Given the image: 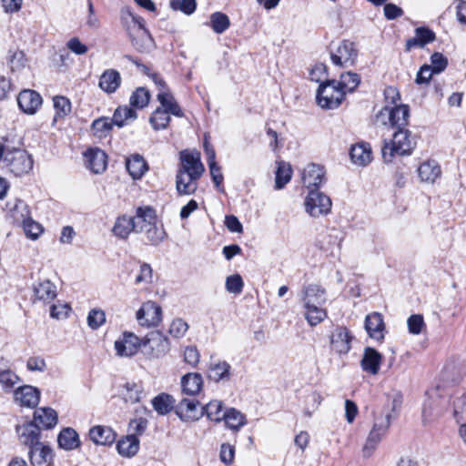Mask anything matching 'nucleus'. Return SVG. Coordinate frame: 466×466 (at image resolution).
<instances>
[{
    "instance_id": "6ab92c4d",
    "label": "nucleus",
    "mask_w": 466,
    "mask_h": 466,
    "mask_svg": "<svg viewBox=\"0 0 466 466\" xmlns=\"http://www.w3.org/2000/svg\"><path fill=\"white\" fill-rule=\"evenodd\" d=\"M15 400L21 406L34 408L40 400V390L33 386L25 385L15 390Z\"/></svg>"
},
{
    "instance_id": "4c0bfd02",
    "label": "nucleus",
    "mask_w": 466,
    "mask_h": 466,
    "mask_svg": "<svg viewBox=\"0 0 466 466\" xmlns=\"http://www.w3.org/2000/svg\"><path fill=\"white\" fill-rule=\"evenodd\" d=\"M116 449L122 456L132 457L139 450V440L135 434L127 435L126 438L118 441Z\"/></svg>"
},
{
    "instance_id": "338daca9",
    "label": "nucleus",
    "mask_w": 466,
    "mask_h": 466,
    "mask_svg": "<svg viewBox=\"0 0 466 466\" xmlns=\"http://www.w3.org/2000/svg\"><path fill=\"white\" fill-rule=\"evenodd\" d=\"M454 416L458 421L466 420V393L454 401Z\"/></svg>"
},
{
    "instance_id": "b1692460",
    "label": "nucleus",
    "mask_w": 466,
    "mask_h": 466,
    "mask_svg": "<svg viewBox=\"0 0 466 466\" xmlns=\"http://www.w3.org/2000/svg\"><path fill=\"white\" fill-rule=\"evenodd\" d=\"M87 167L94 173L99 174L106 170L107 165L106 154L99 149H89L85 153Z\"/></svg>"
},
{
    "instance_id": "774afa93",
    "label": "nucleus",
    "mask_w": 466,
    "mask_h": 466,
    "mask_svg": "<svg viewBox=\"0 0 466 466\" xmlns=\"http://www.w3.org/2000/svg\"><path fill=\"white\" fill-rule=\"evenodd\" d=\"M219 458L223 463L231 464L235 458V447L229 443H223L220 447Z\"/></svg>"
},
{
    "instance_id": "e2e57ef3",
    "label": "nucleus",
    "mask_w": 466,
    "mask_h": 466,
    "mask_svg": "<svg viewBox=\"0 0 466 466\" xmlns=\"http://www.w3.org/2000/svg\"><path fill=\"white\" fill-rule=\"evenodd\" d=\"M408 329L411 334L418 335L421 332L422 328L425 326L422 315L414 314L411 315L408 320Z\"/></svg>"
},
{
    "instance_id": "9b49d317",
    "label": "nucleus",
    "mask_w": 466,
    "mask_h": 466,
    "mask_svg": "<svg viewBox=\"0 0 466 466\" xmlns=\"http://www.w3.org/2000/svg\"><path fill=\"white\" fill-rule=\"evenodd\" d=\"M380 115H387L390 127L392 128L400 129L406 127L408 126L410 117V108L407 105H400L392 108L385 106L380 112Z\"/></svg>"
},
{
    "instance_id": "3c124183",
    "label": "nucleus",
    "mask_w": 466,
    "mask_h": 466,
    "mask_svg": "<svg viewBox=\"0 0 466 466\" xmlns=\"http://www.w3.org/2000/svg\"><path fill=\"white\" fill-rule=\"evenodd\" d=\"M291 167L289 164L285 162L279 163L278 169L276 171V188L280 189L290 180L291 178Z\"/></svg>"
},
{
    "instance_id": "09e8293b",
    "label": "nucleus",
    "mask_w": 466,
    "mask_h": 466,
    "mask_svg": "<svg viewBox=\"0 0 466 466\" xmlns=\"http://www.w3.org/2000/svg\"><path fill=\"white\" fill-rule=\"evenodd\" d=\"M170 114L162 107H157L151 115L149 122L155 130L166 129L170 122Z\"/></svg>"
},
{
    "instance_id": "0eeeda50",
    "label": "nucleus",
    "mask_w": 466,
    "mask_h": 466,
    "mask_svg": "<svg viewBox=\"0 0 466 466\" xmlns=\"http://www.w3.org/2000/svg\"><path fill=\"white\" fill-rule=\"evenodd\" d=\"M180 160L181 167L177 172L193 175L195 177H200L205 171L204 165L200 160V153L198 151H181Z\"/></svg>"
},
{
    "instance_id": "0e129e2a",
    "label": "nucleus",
    "mask_w": 466,
    "mask_h": 466,
    "mask_svg": "<svg viewBox=\"0 0 466 466\" xmlns=\"http://www.w3.org/2000/svg\"><path fill=\"white\" fill-rule=\"evenodd\" d=\"M184 361L191 367H196L200 359V354L195 346L186 347L183 352Z\"/></svg>"
},
{
    "instance_id": "864d4df0",
    "label": "nucleus",
    "mask_w": 466,
    "mask_h": 466,
    "mask_svg": "<svg viewBox=\"0 0 466 466\" xmlns=\"http://www.w3.org/2000/svg\"><path fill=\"white\" fill-rule=\"evenodd\" d=\"M113 123L108 117L96 119L92 123L94 135L99 138L106 137L112 129Z\"/></svg>"
},
{
    "instance_id": "1a4fd4ad",
    "label": "nucleus",
    "mask_w": 466,
    "mask_h": 466,
    "mask_svg": "<svg viewBox=\"0 0 466 466\" xmlns=\"http://www.w3.org/2000/svg\"><path fill=\"white\" fill-rule=\"evenodd\" d=\"M137 319L142 326H157L162 319L161 307L154 301H147L137 312Z\"/></svg>"
},
{
    "instance_id": "393cba45",
    "label": "nucleus",
    "mask_w": 466,
    "mask_h": 466,
    "mask_svg": "<svg viewBox=\"0 0 466 466\" xmlns=\"http://www.w3.org/2000/svg\"><path fill=\"white\" fill-rule=\"evenodd\" d=\"M302 301L303 307L322 306L326 302L325 289L315 284L305 287Z\"/></svg>"
},
{
    "instance_id": "2f4dec72",
    "label": "nucleus",
    "mask_w": 466,
    "mask_h": 466,
    "mask_svg": "<svg viewBox=\"0 0 466 466\" xmlns=\"http://www.w3.org/2000/svg\"><path fill=\"white\" fill-rule=\"evenodd\" d=\"M351 161L358 166H366L371 161V148L368 143H360L351 147Z\"/></svg>"
},
{
    "instance_id": "7c9ffc66",
    "label": "nucleus",
    "mask_w": 466,
    "mask_h": 466,
    "mask_svg": "<svg viewBox=\"0 0 466 466\" xmlns=\"http://www.w3.org/2000/svg\"><path fill=\"white\" fill-rule=\"evenodd\" d=\"M203 386V379L199 373H187L181 378L182 393L189 396L198 394Z\"/></svg>"
},
{
    "instance_id": "a18cd8bd",
    "label": "nucleus",
    "mask_w": 466,
    "mask_h": 466,
    "mask_svg": "<svg viewBox=\"0 0 466 466\" xmlns=\"http://www.w3.org/2000/svg\"><path fill=\"white\" fill-rule=\"evenodd\" d=\"M152 405L158 414L166 415L173 409L174 400L171 395L162 393L152 400Z\"/></svg>"
},
{
    "instance_id": "79ce46f5",
    "label": "nucleus",
    "mask_w": 466,
    "mask_h": 466,
    "mask_svg": "<svg viewBox=\"0 0 466 466\" xmlns=\"http://www.w3.org/2000/svg\"><path fill=\"white\" fill-rule=\"evenodd\" d=\"M360 84V76L354 72H346L341 74L339 81H337V86L342 89L344 96L349 92H353Z\"/></svg>"
},
{
    "instance_id": "7ed1b4c3",
    "label": "nucleus",
    "mask_w": 466,
    "mask_h": 466,
    "mask_svg": "<svg viewBox=\"0 0 466 466\" xmlns=\"http://www.w3.org/2000/svg\"><path fill=\"white\" fill-rule=\"evenodd\" d=\"M345 96L338 86L336 80H327L319 85L317 91V102L325 109H335L344 100Z\"/></svg>"
},
{
    "instance_id": "ea45409f",
    "label": "nucleus",
    "mask_w": 466,
    "mask_h": 466,
    "mask_svg": "<svg viewBox=\"0 0 466 466\" xmlns=\"http://www.w3.org/2000/svg\"><path fill=\"white\" fill-rule=\"evenodd\" d=\"M441 172V167L434 160L423 162L418 168L419 177L425 182H434Z\"/></svg>"
},
{
    "instance_id": "423d86ee",
    "label": "nucleus",
    "mask_w": 466,
    "mask_h": 466,
    "mask_svg": "<svg viewBox=\"0 0 466 466\" xmlns=\"http://www.w3.org/2000/svg\"><path fill=\"white\" fill-rule=\"evenodd\" d=\"M358 57L355 44L350 40L341 41L335 51L330 52L332 63L339 66H352Z\"/></svg>"
},
{
    "instance_id": "bf43d9fd",
    "label": "nucleus",
    "mask_w": 466,
    "mask_h": 466,
    "mask_svg": "<svg viewBox=\"0 0 466 466\" xmlns=\"http://www.w3.org/2000/svg\"><path fill=\"white\" fill-rule=\"evenodd\" d=\"M243 286V279L238 274L228 276L226 279V289L229 293L240 294L242 292Z\"/></svg>"
},
{
    "instance_id": "473e14b6",
    "label": "nucleus",
    "mask_w": 466,
    "mask_h": 466,
    "mask_svg": "<svg viewBox=\"0 0 466 466\" xmlns=\"http://www.w3.org/2000/svg\"><path fill=\"white\" fill-rule=\"evenodd\" d=\"M200 177H195L193 175H188L177 172L176 177V187L179 195H191L197 190V181Z\"/></svg>"
},
{
    "instance_id": "4468645a",
    "label": "nucleus",
    "mask_w": 466,
    "mask_h": 466,
    "mask_svg": "<svg viewBox=\"0 0 466 466\" xmlns=\"http://www.w3.org/2000/svg\"><path fill=\"white\" fill-rule=\"evenodd\" d=\"M353 336L346 327H336L330 336V344L338 354H347L351 349Z\"/></svg>"
},
{
    "instance_id": "69168bd1",
    "label": "nucleus",
    "mask_w": 466,
    "mask_h": 466,
    "mask_svg": "<svg viewBox=\"0 0 466 466\" xmlns=\"http://www.w3.org/2000/svg\"><path fill=\"white\" fill-rule=\"evenodd\" d=\"M152 268L147 263H143L140 266L138 274L136 276L135 284L151 283L152 282Z\"/></svg>"
},
{
    "instance_id": "f257e3e1",
    "label": "nucleus",
    "mask_w": 466,
    "mask_h": 466,
    "mask_svg": "<svg viewBox=\"0 0 466 466\" xmlns=\"http://www.w3.org/2000/svg\"><path fill=\"white\" fill-rule=\"evenodd\" d=\"M400 405V401L393 399L391 401L388 400L380 414L374 413V423L362 449L364 457L371 456L379 443L386 436L390 426L391 412Z\"/></svg>"
},
{
    "instance_id": "8fccbe9b",
    "label": "nucleus",
    "mask_w": 466,
    "mask_h": 466,
    "mask_svg": "<svg viewBox=\"0 0 466 466\" xmlns=\"http://www.w3.org/2000/svg\"><path fill=\"white\" fill-rule=\"evenodd\" d=\"M222 409L223 402L218 400H214L202 407L203 415L206 414L209 420L219 422L223 418Z\"/></svg>"
},
{
    "instance_id": "a211bd4d",
    "label": "nucleus",
    "mask_w": 466,
    "mask_h": 466,
    "mask_svg": "<svg viewBox=\"0 0 466 466\" xmlns=\"http://www.w3.org/2000/svg\"><path fill=\"white\" fill-rule=\"evenodd\" d=\"M365 329L369 336L381 342L384 339L385 324L383 316L379 312L368 314L365 318Z\"/></svg>"
},
{
    "instance_id": "a19ab883",
    "label": "nucleus",
    "mask_w": 466,
    "mask_h": 466,
    "mask_svg": "<svg viewBox=\"0 0 466 466\" xmlns=\"http://www.w3.org/2000/svg\"><path fill=\"white\" fill-rule=\"evenodd\" d=\"M121 394L125 402L137 403L143 395V387L140 383L127 381L123 385Z\"/></svg>"
},
{
    "instance_id": "f8f14e48",
    "label": "nucleus",
    "mask_w": 466,
    "mask_h": 466,
    "mask_svg": "<svg viewBox=\"0 0 466 466\" xmlns=\"http://www.w3.org/2000/svg\"><path fill=\"white\" fill-rule=\"evenodd\" d=\"M6 218L15 226L20 227L31 215L28 205L21 199H15L6 203Z\"/></svg>"
},
{
    "instance_id": "e433bc0d",
    "label": "nucleus",
    "mask_w": 466,
    "mask_h": 466,
    "mask_svg": "<svg viewBox=\"0 0 466 466\" xmlns=\"http://www.w3.org/2000/svg\"><path fill=\"white\" fill-rule=\"evenodd\" d=\"M157 100L159 101L163 110H167L168 114H171L177 117H182L184 113L179 105L175 100L171 93L162 91L157 94Z\"/></svg>"
},
{
    "instance_id": "5fc2aeb1",
    "label": "nucleus",
    "mask_w": 466,
    "mask_h": 466,
    "mask_svg": "<svg viewBox=\"0 0 466 466\" xmlns=\"http://www.w3.org/2000/svg\"><path fill=\"white\" fill-rule=\"evenodd\" d=\"M54 107L56 109V116L54 120L56 121L58 117L62 118L66 116L71 111V103L69 99L65 96H55L54 97Z\"/></svg>"
},
{
    "instance_id": "72a5a7b5",
    "label": "nucleus",
    "mask_w": 466,
    "mask_h": 466,
    "mask_svg": "<svg viewBox=\"0 0 466 466\" xmlns=\"http://www.w3.org/2000/svg\"><path fill=\"white\" fill-rule=\"evenodd\" d=\"M231 367L227 361L210 364L208 370V378L215 382L228 381L231 377Z\"/></svg>"
},
{
    "instance_id": "dca6fc26",
    "label": "nucleus",
    "mask_w": 466,
    "mask_h": 466,
    "mask_svg": "<svg viewBox=\"0 0 466 466\" xmlns=\"http://www.w3.org/2000/svg\"><path fill=\"white\" fill-rule=\"evenodd\" d=\"M131 218L136 233H142L144 229L157 220L156 210L150 206L138 207L136 215Z\"/></svg>"
},
{
    "instance_id": "6e6d98bb",
    "label": "nucleus",
    "mask_w": 466,
    "mask_h": 466,
    "mask_svg": "<svg viewBox=\"0 0 466 466\" xmlns=\"http://www.w3.org/2000/svg\"><path fill=\"white\" fill-rule=\"evenodd\" d=\"M170 7L175 11H181L189 15L195 12L197 3L196 0H171Z\"/></svg>"
},
{
    "instance_id": "680f3d73",
    "label": "nucleus",
    "mask_w": 466,
    "mask_h": 466,
    "mask_svg": "<svg viewBox=\"0 0 466 466\" xmlns=\"http://www.w3.org/2000/svg\"><path fill=\"white\" fill-rule=\"evenodd\" d=\"M188 329V325L181 319H174L169 327V334L174 338H182Z\"/></svg>"
},
{
    "instance_id": "49530a36",
    "label": "nucleus",
    "mask_w": 466,
    "mask_h": 466,
    "mask_svg": "<svg viewBox=\"0 0 466 466\" xmlns=\"http://www.w3.org/2000/svg\"><path fill=\"white\" fill-rule=\"evenodd\" d=\"M304 316L311 327H315L327 318V311L321 306L304 307Z\"/></svg>"
},
{
    "instance_id": "2eb2a0df",
    "label": "nucleus",
    "mask_w": 466,
    "mask_h": 466,
    "mask_svg": "<svg viewBox=\"0 0 466 466\" xmlns=\"http://www.w3.org/2000/svg\"><path fill=\"white\" fill-rule=\"evenodd\" d=\"M143 346V340L131 332H124L123 338L115 342L117 355L130 357L137 353L139 347Z\"/></svg>"
},
{
    "instance_id": "ddd939ff",
    "label": "nucleus",
    "mask_w": 466,
    "mask_h": 466,
    "mask_svg": "<svg viewBox=\"0 0 466 466\" xmlns=\"http://www.w3.org/2000/svg\"><path fill=\"white\" fill-rule=\"evenodd\" d=\"M43 102L41 95L32 89H24L17 96L19 108L25 114L34 115Z\"/></svg>"
},
{
    "instance_id": "a878e982",
    "label": "nucleus",
    "mask_w": 466,
    "mask_h": 466,
    "mask_svg": "<svg viewBox=\"0 0 466 466\" xmlns=\"http://www.w3.org/2000/svg\"><path fill=\"white\" fill-rule=\"evenodd\" d=\"M33 291L34 301L38 300L44 303H49L56 297V287L48 279L35 284Z\"/></svg>"
},
{
    "instance_id": "c03bdc74",
    "label": "nucleus",
    "mask_w": 466,
    "mask_h": 466,
    "mask_svg": "<svg viewBox=\"0 0 466 466\" xmlns=\"http://www.w3.org/2000/svg\"><path fill=\"white\" fill-rule=\"evenodd\" d=\"M142 233L145 234L148 242L154 246L159 245L167 238L163 225H158L157 221L148 226Z\"/></svg>"
},
{
    "instance_id": "aec40b11",
    "label": "nucleus",
    "mask_w": 466,
    "mask_h": 466,
    "mask_svg": "<svg viewBox=\"0 0 466 466\" xmlns=\"http://www.w3.org/2000/svg\"><path fill=\"white\" fill-rule=\"evenodd\" d=\"M382 355L374 348L366 347L363 351L360 366L363 371L377 375L380 371Z\"/></svg>"
},
{
    "instance_id": "20e7f679",
    "label": "nucleus",
    "mask_w": 466,
    "mask_h": 466,
    "mask_svg": "<svg viewBox=\"0 0 466 466\" xmlns=\"http://www.w3.org/2000/svg\"><path fill=\"white\" fill-rule=\"evenodd\" d=\"M12 173L20 177L33 168V158L26 151L18 148H8L5 156Z\"/></svg>"
},
{
    "instance_id": "603ef678",
    "label": "nucleus",
    "mask_w": 466,
    "mask_h": 466,
    "mask_svg": "<svg viewBox=\"0 0 466 466\" xmlns=\"http://www.w3.org/2000/svg\"><path fill=\"white\" fill-rule=\"evenodd\" d=\"M150 94L144 87H137L130 96V106L137 108H144L149 103Z\"/></svg>"
},
{
    "instance_id": "de8ad7c7",
    "label": "nucleus",
    "mask_w": 466,
    "mask_h": 466,
    "mask_svg": "<svg viewBox=\"0 0 466 466\" xmlns=\"http://www.w3.org/2000/svg\"><path fill=\"white\" fill-rule=\"evenodd\" d=\"M208 25L215 33L222 34L229 27L230 20L226 14L215 12L211 14Z\"/></svg>"
},
{
    "instance_id": "37998d69",
    "label": "nucleus",
    "mask_w": 466,
    "mask_h": 466,
    "mask_svg": "<svg viewBox=\"0 0 466 466\" xmlns=\"http://www.w3.org/2000/svg\"><path fill=\"white\" fill-rule=\"evenodd\" d=\"M137 112L133 108L127 106H118L115 110L113 117L110 120L113 125H116L118 127H122L126 125L127 120H134L137 118Z\"/></svg>"
},
{
    "instance_id": "4be33fe9",
    "label": "nucleus",
    "mask_w": 466,
    "mask_h": 466,
    "mask_svg": "<svg viewBox=\"0 0 466 466\" xmlns=\"http://www.w3.org/2000/svg\"><path fill=\"white\" fill-rule=\"evenodd\" d=\"M29 460L35 466H52L53 465V451L47 446L40 443L29 450Z\"/></svg>"
},
{
    "instance_id": "f03ea898",
    "label": "nucleus",
    "mask_w": 466,
    "mask_h": 466,
    "mask_svg": "<svg viewBox=\"0 0 466 466\" xmlns=\"http://www.w3.org/2000/svg\"><path fill=\"white\" fill-rule=\"evenodd\" d=\"M415 140L410 136V132L406 128L397 129L393 133L391 143L384 142L381 148V154L384 161L390 162L394 154L410 155L415 147Z\"/></svg>"
},
{
    "instance_id": "4d7b16f0",
    "label": "nucleus",
    "mask_w": 466,
    "mask_h": 466,
    "mask_svg": "<svg viewBox=\"0 0 466 466\" xmlns=\"http://www.w3.org/2000/svg\"><path fill=\"white\" fill-rule=\"evenodd\" d=\"M25 223H22L20 227L23 228L25 235L32 238L36 239L43 231L42 226L32 219L31 215L28 219H25Z\"/></svg>"
},
{
    "instance_id": "cd10ccee",
    "label": "nucleus",
    "mask_w": 466,
    "mask_h": 466,
    "mask_svg": "<svg viewBox=\"0 0 466 466\" xmlns=\"http://www.w3.org/2000/svg\"><path fill=\"white\" fill-rule=\"evenodd\" d=\"M89 437L97 445H111L116 441V434L110 427L97 425L89 430Z\"/></svg>"
},
{
    "instance_id": "052dcab7",
    "label": "nucleus",
    "mask_w": 466,
    "mask_h": 466,
    "mask_svg": "<svg viewBox=\"0 0 466 466\" xmlns=\"http://www.w3.org/2000/svg\"><path fill=\"white\" fill-rule=\"evenodd\" d=\"M431 66L435 74H440L444 71L448 66L447 58L439 52H435L431 56Z\"/></svg>"
},
{
    "instance_id": "6e6552de",
    "label": "nucleus",
    "mask_w": 466,
    "mask_h": 466,
    "mask_svg": "<svg viewBox=\"0 0 466 466\" xmlns=\"http://www.w3.org/2000/svg\"><path fill=\"white\" fill-rule=\"evenodd\" d=\"M143 347L147 348L153 357L160 358L167 354L170 350V343L163 333L152 331L143 339Z\"/></svg>"
},
{
    "instance_id": "bb28decb",
    "label": "nucleus",
    "mask_w": 466,
    "mask_h": 466,
    "mask_svg": "<svg viewBox=\"0 0 466 466\" xmlns=\"http://www.w3.org/2000/svg\"><path fill=\"white\" fill-rule=\"evenodd\" d=\"M120 73L116 69H106L100 76L98 86L107 94L115 93L121 84Z\"/></svg>"
},
{
    "instance_id": "39448f33",
    "label": "nucleus",
    "mask_w": 466,
    "mask_h": 466,
    "mask_svg": "<svg viewBox=\"0 0 466 466\" xmlns=\"http://www.w3.org/2000/svg\"><path fill=\"white\" fill-rule=\"evenodd\" d=\"M331 199L329 196L319 191V189H310L305 200V208L311 217L318 218L327 215L331 209Z\"/></svg>"
},
{
    "instance_id": "f704fd0d",
    "label": "nucleus",
    "mask_w": 466,
    "mask_h": 466,
    "mask_svg": "<svg viewBox=\"0 0 466 466\" xmlns=\"http://www.w3.org/2000/svg\"><path fill=\"white\" fill-rule=\"evenodd\" d=\"M57 442L59 447L66 451H72L80 446L79 436L72 428L63 429L58 434Z\"/></svg>"
},
{
    "instance_id": "f3484780",
    "label": "nucleus",
    "mask_w": 466,
    "mask_h": 466,
    "mask_svg": "<svg viewBox=\"0 0 466 466\" xmlns=\"http://www.w3.org/2000/svg\"><path fill=\"white\" fill-rule=\"evenodd\" d=\"M302 182L310 189H319L325 182V171L323 167L317 164H309L302 172Z\"/></svg>"
},
{
    "instance_id": "c756f323",
    "label": "nucleus",
    "mask_w": 466,
    "mask_h": 466,
    "mask_svg": "<svg viewBox=\"0 0 466 466\" xmlns=\"http://www.w3.org/2000/svg\"><path fill=\"white\" fill-rule=\"evenodd\" d=\"M126 167L133 179H140L148 170L147 161L139 154H133L127 157Z\"/></svg>"
},
{
    "instance_id": "412c9836",
    "label": "nucleus",
    "mask_w": 466,
    "mask_h": 466,
    "mask_svg": "<svg viewBox=\"0 0 466 466\" xmlns=\"http://www.w3.org/2000/svg\"><path fill=\"white\" fill-rule=\"evenodd\" d=\"M40 430L34 421L27 422L17 429L20 441L30 449L40 444Z\"/></svg>"
},
{
    "instance_id": "c9c22d12",
    "label": "nucleus",
    "mask_w": 466,
    "mask_h": 466,
    "mask_svg": "<svg viewBox=\"0 0 466 466\" xmlns=\"http://www.w3.org/2000/svg\"><path fill=\"white\" fill-rule=\"evenodd\" d=\"M222 420L225 421L228 429L234 431H238L241 427L247 424L246 416L235 408H230L223 412Z\"/></svg>"
},
{
    "instance_id": "9d476101",
    "label": "nucleus",
    "mask_w": 466,
    "mask_h": 466,
    "mask_svg": "<svg viewBox=\"0 0 466 466\" xmlns=\"http://www.w3.org/2000/svg\"><path fill=\"white\" fill-rule=\"evenodd\" d=\"M194 398H183L175 407L177 415L183 420H197L203 416L202 407Z\"/></svg>"
},
{
    "instance_id": "13d9d810",
    "label": "nucleus",
    "mask_w": 466,
    "mask_h": 466,
    "mask_svg": "<svg viewBox=\"0 0 466 466\" xmlns=\"http://www.w3.org/2000/svg\"><path fill=\"white\" fill-rule=\"evenodd\" d=\"M106 321V314L102 309H93L87 316V324L92 329H97Z\"/></svg>"
},
{
    "instance_id": "58836bf2",
    "label": "nucleus",
    "mask_w": 466,
    "mask_h": 466,
    "mask_svg": "<svg viewBox=\"0 0 466 466\" xmlns=\"http://www.w3.org/2000/svg\"><path fill=\"white\" fill-rule=\"evenodd\" d=\"M112 231L114 235L119 238H127L132 231L135 232L132 218L127 215L118 217L115 222Z\"/></svg>"
},
{
    "instance_id": "5701e85b",
    "label": "nucleus",
    "mask_w": 466,
    "mask_h": 466,
    "mask_svg": "<svg viewBox=\"0 0 466 466\" xmlns=\"http://www.w3.org/2000/svg\"><path fill=\"white\" fill-rule=\"evenodd\" d=\"M129 36L134 48L140 53H148L154 46V39L148 30H130Z\"/></svg>"
},
{
    "instance_id": "c85d7f7f",
    "label": "nucleus",
    "mask_w": 466,
    "mask_h": 466,
    "mask_svg": "<svg viewBox=\"0 0 466 466\" xmlns=\"http://www.w3.org/2000/svg\"><path fill=\"white\" fill-rule=\"evenodd\" d=\"M57 412L52 408H39L34 412L33 421L42 429L54 428L57 424Z\"/></svg>"
}]
</instances>
